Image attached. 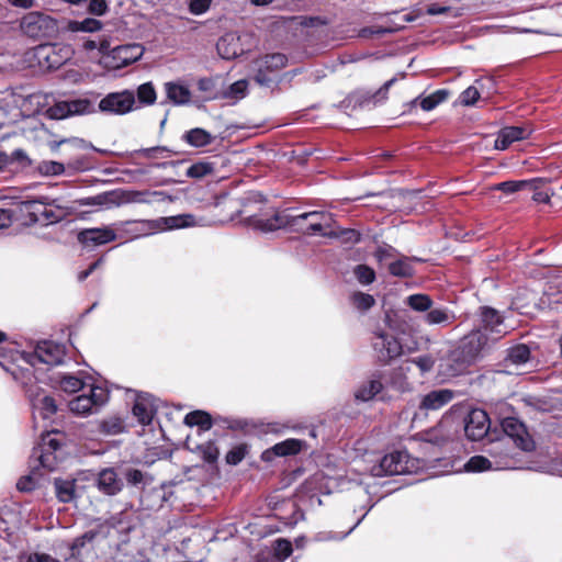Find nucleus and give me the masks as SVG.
I'll return each instance as SVG.
<instances>
[{
  "mask_svg": "<svg viewBox=\"0 0 562 562\" xmlns=\"http://www.w3.org/2000/svg\"><path fill=\"white\" fill-rule=\"evenodd\" d=\"M101 429L106 435H117L125 430V424L120 417H110L102 422Z\"/></svg>",
  "mask_w": 562,
  "mask_h": 562,
  "instance_id": "nucleus-43",
  "label": "nucleus"
},
{
  "mask_svg": "<svg viewBox=\"0 0 562 562\" xmlns=\"http://www.w3.org/2000/svg\"><path fill=\"white\" fill-rule=\"evenodd\" d=\"M502 427L505 432V437L501 438L495 448H497L502 453H506L504 448L510 446V443L516 445L524 451H531L535 448V442L531 437L527 434L524 425L518 422L516 418L508 417L502 422Z\"/></svg>",
  "mask_w": 562,
  "mask_h": 562,
  "instance_id": "nucleus-5",
  "label": "nucleus"
},
{
  "mask_svg": "<svg viewBox=\"0 0 562 562\" xmlns=\"http://www.w3.org/2000/svg\"><path fill=\"white\" fill-rule=\"evenodd\" d=\"M480 98L479 90L470 86L459 97V102L464 106L474 105Z\"/></svg>",
  "mask_w": 562,
  "mask_h": 562,
  "instance_id": "nucleus-53",
  "label": "nucleus"
},
{
  "mask_svg": "<svg viewBox=\"0 0 562 562\" xmlns=\"http://www.w3.org/2000/svg\"><path fill=\"white\" fill-rule=\"evenodd\" d=\"M409 362H405L393 369L390 374L389 385L400 393L412 391V383L407 379V372H409Z\"/></svg>",
  "mask_w": 562,
  "mask_h": 562,
  "instance_id": "nucleus-27",
  "label": "nucleus"
},
{
  "mask_svg": "<svg viewBox=\"0 0 562 562\" xmlns=\"http://www.w3.org/2000/svg\"><path fill=\"white\" fill-rule=\"evenodd\" d=\"M481 326L467 335L461 344L462 362L451 366L450 361L457 360L454 355L445 359L440 363V373L445 378L458 375L463 369L464 363L475 361L484 351L488 350L496 341L503 338L508 329L504 325L499 313L491 307H481Z\"/></svg>",
  "mask_w": 562,
  "mask_h": 562,
  "instance_id": "nucleus-1",
  "label": "nucleus"
},
{
  "mask_svg": "<svg viewBox=\"0 0 562 562\" xmlns=\"http://www.w3.org/2000/svg\"><path fill=\"white\" fill-rule=\"evenodd\" d=\"M303 446L304 442L300 439H286L265 450L261 454V459L266 462H271L276 457L293 456L299 453Z\"/></svg>",
  "mask_w": 562,
  "mask_h": 562,
  "instance_id": "nucleus-22",
  "label": "nucleus"
},
{
  "mask_svg": "<svg viewBox=\"0 0 562 562\" xmlns=\"http://www.w3.org/2000/svg\"><path fill=\"white\" fill-rule=\"evenodd\" d=\"M248 87L247 80H238L229 87L228 95L235 99H240L245 95Z\"/></svg>",
  "mask_w": 562,
  "mask_h": 562,
  "instance_id": "nucleus-58",
  "label": "nucleus"
},
{
  "mask_svg": "<svg viewBox=\"0 0 562 562\" xmlns=\"http://www.w3.org/2000/svg\"><path fill=\"white\" fill-rule=\"evenodd\" d=\"M20 27L24 34L34 38L49 36L57 29L53 18L37 11L26 13L21 20Z\"/></svg>",
  "mask_w": 562,
  "mask_h": 562,
  "instance_id": "nucleus-10",
  "label": "nucleus"
},
{
  "mask_svg": "<svg viewBox=\"0 0 562 562\" xmlns=\"http://www.w3.org/2000/svg\"><path fill=\"white\" fill-rule=\"evenodd\" d=\"M530 359V350L526 345H517L508 350L506 361L514 366H520Z\"/></svg>",
  "mask_w": 562,
  "mask_h": 562,
  "instance_id": "nucleus-37",
  "label": "nucleus"
},
{
  "mask_svg": "<svg viewBox=\"0 0 562 562\" xmlns=\"http://www.w3.org/2000/svg\"><path fill=\"white\" fill-rule=\"evenodd\" d=\"M529 184H532V182H530L528 180H509V181H504V182L497 183L492 189L502 191L506 194H513L520 190L527 189V187H529Z\"/></svg>",
  "mask_w": 562,
  "mask_h": 562,
  "instance_id": "nucleus-39",
  "label": "nucleus"
},
{
  "mask_svg": "<svg viewBox=\"0 0 562 562\" xmlns=\"http://www.w3.org/2000/svg\"><path fill=\"white\" fill-rule=\"evenodd\" d=\"M156 90L151 82H145L137 88V100L142 104L150 105L156 101Z\"/></svg>",
  "mask_w": 562,
  "mask_h": 562,
  "instance_id": "nucleus-41",
  "label": "nucleus"
},
{
  "mask_svg": "<svg viewBox=\"0 0 562 562\" xmlns=\"http://www.w3.org/2000/svg\"><path fill=\"white\" fill-rule=\"evenodd\" d=\"M454 319V313L448 308H430L425 315V322L428 325H449Z\"/></svg>",
  "mask_w": 562,
  "mask_h": 562,
  "instance_id": "nucleus-32",
  "label": "nucleus"
},
{
  "mask_svg": "<svg viewBox=\"0 0 562 562\" xmlns=\"http://www.w3.org/2000/svg\"><path fill=\"white\" fill-rule=\"evenodd\" d=\"M92 111V104L87 99L58 101L46 110V115L52 120H63L70 115L87 114Z\"/></svg>",
  "mask_w": 562,
  "mask_h": 562,
  "instance_id": "nucleus-14",
  "label": "nucleus"
},
{
  "mask_svg": "<svg viewBox=\"0 0 562 562\" xmlns=\"http://www.w3.org/2000/svg\"><path fill=\"white\" fill-rule=\"evenodd\" d=\"M94 538V533L93 532H86L85 535H82L81 537H78L74 540L72 544H71V550L75 552H78L79 553V550L87 543V542H91Z\"/></svg>",
  "mask_w": 562,
  "mask_h": 562,
  "instance_id": "nucleus-62",
  "label": "nucleus"
},
{
  "mask_svg": "<svg viewBox=\"0 0 562 562\" xmlns=\"http://www.w3.org/2000/svg\"><path fill=\"white\" fill-rule=\"evenodd\" d=\"M211 2L212 0H190V12L195 15L203 14L210 9Z\"/></svg>",
  "mask_w": 562,
  "mask_h": 562,
  "instance_id": "nucleus-59",
  "label": "nucleus"
},
{
  "mask_svg": "<svg viewBox=\"0 0 562 562\" xmlns=\"http://www.w3.org/2000/svg\"><path fill=\"white\" fill-rule=\"evenodd\" d=\"M60 389L67 393H75L82 389L83 382L74 375H64L59 380Z\"/></svg>",
  "mask_w": 562,
  "mask_h": 562,
  "instance_id": "nucleus-47",
  "label": "nucleus"
},
{
  "mask_svg": "<svg viewBox=\"0 0 562 562\" xmlns=\"http://www.w3.org/2000/svg\"><path fill=\"white\" fill-rule=\"evenodd\" d=\"M60 211H55V209L50 205V203L46 204V212L43 214V222L41 225H49L53 223H57L61 221Z\"/></svg>",
  "mask_w": 562,
  "mask_h": 562,
  "instance_id": "nucleus-57",
  "label": "nucleus"
},
{
  "mask_svg": "<svg viewBox=\"0 0 562 562\" xmlns=\"http://www.w3.org/2000/svg\"><path fill=\"white\" fill-rule=\"evenodd\" d=\"M60 442L53 436V432L47 431L42 437V442L38 448L33 451V457L37 458L43 468L54 470L56 465V457L54 453L59 449Z\"/></svg>",
  "mask_w": 562,
  "mask_h": 562,
  "instance_id": "nucleus-18",
  "label": "nucleus"
},
{
  "mask_svg": "<svg viewBox=\"0 0 562 562\" xmlns=\"http://www.w3.org/2000/svg\"><path fill=\"white\" fill-rule=\"evenodd\" d=\"M201 450L204 460H206L207 462H214L217 460L220 452L214 443L207 442L206 445H203L201 447Z\"/></svg>",
  "mask_w": 562,
  "mask_h": 562,
  "instance_id": "nucleus-60",
  "label": "nucleus"
},
{
  "mask_svg": "<svg viewBox=\"0 0 562 562\" xmlns=\"http://www.w3.org/2000/svg\"><path fill=\"white\" fill-rule=\"evenodd\" d=\"M26 393L32 406L33 418L35 422L37 418L47 420L56 414L57 405L55 400L46 394V392L40 386L32 385L26 390Z\"/></svg>",
  "mask_w": 562,
  "mask_h": 562,
  "instance_id": "nucleus-12",
  "label": "nucleus"
},
{
  "mask_svg": "<svg viewBox=\"0 0 562 562\" xmlns=\"http://www.w3.org/2000/svg\"><path fill=\"white\" fill-rule=\"evenodd\" d=\"M383 390V383L381 378L373 375L369 380L364 381L355 392V397L361 402H368L374 398Z\"/></svg>",
  "mask_w": 562,
  "mask_h": 562,
  "instance_id": "nucleus-28",
  "label": "nucleus"
},
{
  "mask_svg": "<svg viewBox=\"0 0 562 562\" xmlns=\"http://www.w3.org/2000/svg\"><path fill=\"white\" fill-rule=\"evenodd\" d=\"M464 431L469 439L480 440L490 429V419L485 411L472 409L464 420Z\"/></svg>",
  "mask_w": 562,
  "mask_h": 562,
  "instance_id": "nucleus-17",
  "label": "nucleus"
},
{
  "mask_svg": "<svg viewBox=\"0 0 562 562\" xmlns=\"http://www.w3.org/2000/svg\"><path fill=\"white\" fill-rule=\"evenodd\" d=\"M211 167L207 164H194L187 170V176L191 178H202L211 172Z\"/></svg>",
  "mask_w": 562,
  "mask_h": 562,
  "instance_id": "nucleus-56",
  "label": "nucleus"
},
{
  "mask_svg": "<svg viewBox=\"0 0 562 562\" xmlns=\"http://www.w3.org/2000/svg\"><path fill=\"white\" fill-rule=\"evenodd\" d=\"M168 100L175 105H187L191 102L192 92L181 80L168 81L164 85Z\"/></svg>",
  "mask_w": 562,
  "mask_h": 562,
  "instance_id": "nucleus-23",
  "label": "nucleus"
},
{
  "mask_svg": "<svg viewBox=\"0 0 562 562\" xmlns=\"http://www.w3.org/2000/svg\"><path fill=\"white\" fill-rule=\"evenodd\" d=\"M26 562H59L57 559L45 553H32Z\"/></svg>",
  "mask_w": 562,
  "mask_h": 562,
  "instance_id": "nucleus-64",
  "label": "nucleus"
},
{
  "mask_svg": "<svg viewBox=\"0 0 562 562\" xmlns=\"http://www.w3.org/2000/svg\"><path fill=\"white\" fill-rule=\"evenodd\" d=\"M64 357L63 348L52 341L38 344L33 353L29 355L27 361L35 366L37 362L55 366L61 362Z\"/></svg>",
  "mask_w": 562,
  "mask_h": 562,
  "instance_id": "nucleus-16",
  "label": "nucleus"
},
{
  "mask_svg": "<svg viewBox=\"0 0 562 562\" xmlns=\"http://www.w3.org/2000/svg\"><path fill=\"white\" fill-rule=\"evenodd\" d=\"M50 205L55 209V211H60L61 218L64 220L70 214L76 213V203L74 201H66L61 198L54 199L49 202Z\"/></svg>",
  "mask_w": 562,
  "mask_h": 562,
  "instance_id": "nucleus-46",
  "label": "nucleus"
},
{
  "mask_svg": "<svg viewBox=\"0 0 562 562\" xmlns=\"http://www.w3.org/2000/svg\"><path fill=\"white\" fill-rule=\"evenodd\" d=\"M108 11L106 0H90L89 12L95 15H103Z\"/></svg>",
  "mask_w": 562,
  "mask_h": 562,
  "instance_id": "nucleus-61",
  "label": "nucleus"
},
{
  "mask_svg": "<svg viewBox=\"0 0 562 562\" xmlns=\"http://www.w3.org/2000/svg\"><path fill=\"white\" fill-rule=\"evenodd\" d=\"M308 220L310 224L304 233L310 235L321 234L323 236L331 235V227L334 223L333 215L330 213L312 211L305 212L296 216L289 218L285 215L276 213L269 218L255 217L252 223L254 226L262 232H273L286 225L297 226L301 221Z\"/></svg>",
  "mask_w": 562,
  "mask_h": 562,
  "instance_id": "nucleus-2",
  "label": "nucleus"
},
{
  "mask_svg": "<svg viewBox=\"0 0 562 562\" xmlns=\"http://www.w3.org/2000/svg\"><path fill=\"white\" fill-rule=\"evenodd\" d=\"M67 169L76 172L80 168L72 162L68 164L66 167L64 164L54 160H44L37 166L38 173L44 177L59 176L65 173Z\"/></svg>",
  "mask_w": 562,
  "mask_h": 562,
  "instance_id": "nucleus-29",
  "label": "nucleus"
},
{
  "mask_svg": "<svg viewBox=\"0 0 562 562\" xmlns=\"http://www.w3.org/2000/svg\"><path fill=\"white\" fill-rule=\"evenodd\" d=\"M351 300L352 304L360 311H368L375 303V300L372 295L362 292L355 293Z\"/></svg>",
  "mask_w": 562,
  "mask_h": 562,
  "instance_id": "nucleus-50",
  "label": "nucleus"
},
{
  "mask_svg": "<svg viewBox=\"0 0 562 562\" xmlns=\"http://www.w3.org/2000/svg\"><path fill=\"white\" fill-rule=\"evenodd\" d=\"M132 225L134 227L131 229V233H133L135 237H140L149 236L157 232L193 227L200 225V222L196 221L192 214H180L157 220L133 222Z\"/></svg>",
  "mask_w": 562,
  "mask_h": 562,
  "instance_id": "nucleus-3",
  "label": "nucleus"
},
{
  "mask_svg": "<svg viewBox=\"0 0 562 562\" xmlns=\"http://www.w3.org/2000/svg\"><path fill=\"white\" fill-rule=\"evenodd\" d=\"M143 54L144 48L139 44L120 45L109 48L104 56H101L100 64L108 69L116 70L137 61Z\"/></svg>",
  "mask_w": 562,
  "mask_h": 562,
  "instance_id": "nucleus-7",
  "label": "nucleus"
},
{
  "mask_svg": "<svg viewBox=\"0 0 562 562\" xmlns=\"http://www.w3.org/2000/svg\"><path fill=\"white\" fill-rule=\"evenodd\" d=\"M97 485L102 493L115 495L122 490L123 482L113 469H104L98 475Z\"/></svg>",
  "mask_w": 562,
  "mask_h": 562,
  "instance_id": "nucleus-24",
  "label": "nucleus"
},
{
  "mask_svg": "<svg viewBox=\"0 0 562 562\" xmlns=\"http://www.w3.org/2000/svg\"><path fill=\"white\" fill-rule=\"evenodd\" d=\"M133 415L143 425L151 423L155 411L149 401L145 397H138L133 406Z\"/></svg>",
  "mask_w": 562,
  "mask_h": 562,
  "instance_id": "nucleus-30",
  "label": "nucleus"
},
{
  "mask_svg": "<svg viewBox=\"0 0 562 562\" xmlns=\"http://www.w3.org/2000/svg\"><path fill=\"white\" fill-rule=\"evenodd\" d=\"M56 495L63 503H68L74 498L75 495V482L56 480L55 481Z\"/></svg>",
  "mask_w": 562,
  "mask_h": 562,
  "instance_id": "nucleus-38",
  "label": "nucleus"
},
{
  "mask_svg": "<svg viewBox=\"0 0 562 562\" xmlns=\"http://www.w3.org/2000/svg\"><path fill=\"white\" fill-rule=\"evenodd\" d=\"M414 259L408 257L395 258L389 265V271L392 276L406 278L411 277L414 273L413 262Z\"/></svg>",
  "mask_w": 562,
  "mask_h": 562,
  "instance_id": "nucleus-33",
  "label": "nucleus"
},
{
  "mask_svg": "<svg viewBox=\"0 0 562 562\" xmlns=\"http://www.w3.org/2000/svg\"><path fill=\"white\" fill-rule=\"evenodd\" d=\"M286 57L280 53L267 54L251 63L252 79L260 86H269L286 65Z\"/></svg>",
  "mask_w": 562,
  "mask_h": 562,
  "instance_id": "nucleus-4",
  "label": "nucleus"
},
{
  "mask_svg": "<svg viewBox=\"0 0 562 562\" xmlns=\"http://www.w3.org/2000/svg\"><path fill=\"white\" fill-rule=\"evenodd\" d=\"M183 139L192 147H204L214 140V136L203 128L195 127L188 131Z\"/></svg>",
  "mask_w": 562,
  "mask_h": 562,
  "instance_id": "nucleus-31",
  "label": "nucleus"
},
{
  "mask_svg": "<svg viewBox=\"0 0 562 562\" xmlns=\"http://www.w3.org/2000/svg\"><path fill=\"white\" fill-rule=\"evenodd\" d=\"M110 46H111V44H110L109 40L105 37H100L99 40H86L82 43V48L86 52H92V50L97 49L102 56H104V54L108 52Z\"/></svg>",
  "mask_w": 562,
  "mask_h": 562,
  "instance_id": "nucleus-45",
  "label": "nucleus"
},
{
  "mask_svg": "<svg viewBox=\"0 0 562 562\" xmlns=\"http://www.w3.org/2000/svg\"><path fill=\"white\" fill-rule=\"evenodd\" d=\"M76 211L80 206H95L100 209H111L117 206L116 191H109L97 194L94 196H88L79 200H75Z\"/></svg>",
  "mask_w": 562,
  "mask_h": 562,
  "instance_id": "nucleus-25",
  "label": "nucleus"
},
{
  "mask_svg": "<svg viewBox=\"0 0 562 562\" xmlns=\"http://www.w3.org/2000/svg\"><path fill=\"white\" fill-rule=\"evenodd\" d=\"M493 460L483 456H474L464 464L467 472H483L487 470H502L514 468L513 461L508 458V453H502L497 448L491 450Z\"/></svg>",
  "mask_w": 562,
  "mask_h": 562,
  "instance_id": "nucleus-13",
  "label": "nucleus"
},
{
  "mask_svg": "<svg viewBox=\"0 0 562 562\" xmlns=\"http://www.w3.org/2000/svg\"><path fill=\"white\" fill-rule=\"evenodd\" d=\"M16 487L19 491L30 492L35 487V482L31 476H24L18 481Z\"/></svg>",
  "mask_w": 562,
  "mask_h": 562,
  "instance_id": "nucleus-63",
  "label": "nucleus"
},
{
  "mask_svg": "<svg viewBox=\"0 0 562 562\" xmlns=\"http://www.w3.org/2000/svg\"><path fill=\"white\" fill-rule=\"evenodd\" d=\"M125 479L127 481L128 484L131 485H146V484H149L151 483V477L148 476L147 474L143 473L142 471L137 470V469H130L126 471L125 473Z\"/></svg>",
  "mask_w": 562,
  "mask_h": 562,
  "instance_id": "nucleus-48",
  "label": "nucleus"
},
{
  "mask_svg": "<svg viewBox=\"0 0 562 562\" xmlns=\"http://www.w3.org/2000/svg\"><path fill=\"white\" fill-rule=\"evenodd\" d=\"M102 23L99 20L88 18L82 21H76L70 24V29L75 32H97L101 30Z\"/></svg>",
  "mask_w": 562,
  "mask_h": 562,
  "instance_id": "nucleus-44",
  "label": "nucleus"
},
{
  "mask_svg": "<svg viewBox=\"0 0 562 562\" xmlns=\"http://www.w3.org/2000/svg\"><path fill=\"white\" fill-rule=\"evenodd\" d=\"M248 446L245 443L233 447L226 454V462L232 465L238 464L247 454Z\"/></svg>",
  "mask_w": 562,
  "mask_h": 562,
  "instance_id": "nucleus-49",
  "label": "nucleus"
},
{
  "mask_svg": "<svg viewBox=\"0 0 562 562\" xmlns=\"http://www.w3.org/2000/svg\"><path fill=\"white\" fill-rule=\"evenodd\" d=\"M371 346L376 360L383 364H387L403 355L401 341L384 330L374 331Z\"/></svg>",
  "mask_w": 562,
  "mask_h": 562,
  "instance_id": "nucleus-8",
  "label": "nucleus"
},
{
  "mask_svg": "<svg viewBox=\"0 0 562 562\" xmlns=\"http://www.w3.org/2000/svg\"><path fill=\"white\" fill-rule=\"evenodd\" d=\"M448 95L449 92L447 90H437L427 97L415 99L414 103H419L420 108L424 111H431L438 104L443 102L448 98Z\"/></svg>",
  "mask_w": 562,
  "mask_h": 562,
  "instance_id": "nucleus-34",
  "label": "nucleus"
},
{
  "mask_svg": "<svg viewBox=\"0 0 562 562\" xmlns=\"http://www.w3.org/2000/svg\"><path fill=\"white\" fill-rule=\"evenodd\" d=\"M46 204L42 201H25L22 203V207L27 213L31 222L41 224L43 222V214L46 212Z\"/></svg>",
  "mask_w": 562,
  "mask_h": 562,
  "instance_id": "nucleus-35",
  "label": "nucleus"
},
{
  "mask_svg": "<svg viewBox=\"0 0 562 562\" xmlns=\"http://www.w3.org/2000/svg\"><path fill=\"white\" fill-rule=\"evenodd\" d=\"M220 56L224 59H234L245 53L241 36L229 32L224 34L216 44Z\"/></svg>",
  "mask_w": 562,
  "mask_h": 562,
  "instance_id": "nucleus-21",
  "label": "nucleus"
},
{
  "mask_svg": "<svg viewBox=\"0 0 562 562\" xmlns=\"http://www.w3.org/2000/svg\"><path fill=\"white\" fill-rule=\"evenodd\" d=\"M407 304L418 312H427L432 306V300L426 294H413L407 297Z\"/></svg>",
  "mask_w": 562,
  "mask_h": 562,
  "instance_id": "nucleus-40",
  "label": "nucleus"
},
{
  "mask_svg": "<svg viewBox=\"0 0 562 562\" xmlns=\"http://www.w3.org/2000/svg\"><path fill=\"white\" fill-rule=\"evenodd\" d=\"M355 276L362 284H370L375 280V272L372 268L366 265H359L355 268Z\"/></svg>",
  "mask_w": 562,
  "mask_h": 562,
  "instance_id": "nucleus-51",
  "label": "nucleus"
},
{
  "mask_svg": "<svg viewBox=\"0 0 562 562\" xmlns=\"http://www.w3.org/2000/svg\"><path fill=\"white\" fill-rule=\"evenodd\" d=\"M98 106L102 113L125 115L136 109L135 93L131 90L108 93L100 100Z\"/></svg>",
  "mask_w": 562,
  "mask_h": 562,
  "instance_id": "nucleus-9",
  "label": "nucleus"
},
{
  "mask_svg": "<svg viewBox=\"0 0 562 562\" xmlns=\"http://www.w3.org/2000/svg\"><path fill=\"white\" fill-rule=\"evenodd\" d=\"M531 135L529 126H506L498 133L494 143L497 150L507 149L513 143L527 139Z\"/></svg>",
  "mask_w": 562,
  "mask_h": 562,
  "instance_id": "nucleus-20",
  "label": "nucleus"
},
{
  "mask_svg": "<svg viewBox=\"0 0 562 562\" xmlns=\"http://www.w3.org/2000/svg\"><path fill=\"white\" fill-rule=\"evenodd\" d=\"M398 254L397 250L392 247L391 245H380L376 250L374 251V258L379 262H384L386 260L395 259L397 258Z\"/></svg>",
  "mask_w": 562,
  "mask_h": 562,
  "instance_id": "nucleus-52",
  "label": "nucleus"
},
{
  "mask_svg": "<svg viewBox=\"0 0 562 562\" xmlns=\"http://www.w3.org/2000/svg\"><path fill=\"white\" fill-rule=\"evenodd\" d=\"M415 460L405 451H395L384 456L378 465L371 469L373 476L406 474L415 471Z\"/></svg>",
  "mask_w": 562,
  "mask_h": 562,
  "instance_id": "nucleus-6",
  "label": "nucleus"
},
{
  "mask_svg": "<svg viewBox=\"0 0 562 562\" xmlns=\"http://www.w3.org/2000/svg\"><path fill=\"white\" fill-rule=\"evenodd\" d=\"M115 239V232L108 226L83 229L78 234V240L86 247L101 246Z\"/></svg>",
  "mask_w": 562,
  "mask_h": 562,
  "instance_id": "nucleus-19",
  "label": "nucleus"
},
{
  "mask_svg": "<svg viewBox=\"0 0 562 562\" xmlns=\"http://www.w3.org/2000/svg\"><path fill=\"white\" fill-rule=\"evenodd\" d=\"M532 182V184H529L527 187L528 189H531L533 191L532 200L537 203H549L550 199L552 196V193H550L547 190L541 189V184L543 183L542 179H531L529 180Z\"/></svg>",
  "mask_w": 562,
  "mask_h": 562,
  "instance_id": "nucleus-42",
  "label": "nucleus"
},
{
  "mask_svg": "<svg viewBox=\"0 0 562 562\" xmlns=\"http://www.w3.org/2000/svg\"><path fill=\"white\" fill-rule=\"evenodd\" d=\"M184 424L193 427L199 426L203 430H207L212 427L211 416L203 411H194L186 415Z\"/></svg>",
  "mask_w": 562,
  "mask_h": 562,
  "instance_id": "nucleus-36",
  "label": "nucleus"
},
{
  "mask_svg": "<svg viewBox=\"0 0 562 562\" xmlns=\"http://www.w3.org/2000/svg\"><path fill=\"white\" fill-rule=\"evenodd\" d=\"M117 206L125 203L150 204L153 202L172 201V198L162 191L127 190L116 191Z\"/></svg>",
  "mask_w": 562,
  "mask_h": 562,
  "instance_id": "nucleus-15",
  "label": "nucleus"
},
{
  "mask_svg": "<svg viewBox=\"0 0 562 562\" xmlns=\"http://www.w3.org/2000/svg\"><path fill=\"white\" fill-rule=\"evenodd\" d=\"M274 552L278 559L284 560L292 553V544L289 540L278 539L276 541Z\"/></svg>",
  "mask_w": 562,
  "mask_h": 562,
  "instance_id": "nucleus-54",
  "label": "nucleus"
},
{
  "mask_svg": "<svg viewBox=\"0 0 562 562\" xmlns=\"http://www.w3.org/2000/svg\"><path fill=\"white\" fill-rule=\"evenodd\" d=\"M409 362L415 363L422 373L430 371L435 364V360L430 355L420 356L411 360Z\"/></svg>",
  "mask_w": 562,
  "mask_h": 562,
  "instance_id": "nucleus-55",
  "label": "nucleus"
},
{
  "mask_svg": "<svg viewBox=\"0 0 562 562\" xmlns=\"http://www.w3.org/2000/svg\"><path fill=\"white\" fill-rule=\"evenodd\" d=\"M452 398V391L446 389L435 390L423 397L420 408L425 411H436L447 405Z\"/></svg>",
  "mask_w": 562,
  "mask_h": 562,
  "instance_id": "nucleus-26",
  "label": "nucleus"
},
{
  "mask_svg": "<svg viewBox=\"0 0 562 562\" xmlns=\"http://www.w3.org/2000/svg\"><path fill=\"white\" fill-rule=\"evenodd\" d=\"M109 398L108 392L101 386H92L90 394L79 395L69 402V409L79 416L92 414Z\"/></svg>",
  "mask_w": 562,
  "mask_h": 562,
  "instance_id": "nucleus-11",
  "label": "nucleus"
}]
</instances>
